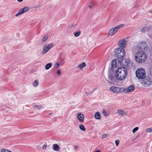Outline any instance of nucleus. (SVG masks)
<instances>
[{
	"mask_svg": "<svg viewBox=\"0 0 152 152\" xmlns=\"http://www.w3.org/2000/svg\"><path fill=\"white\" fill-rule=\"evenodd\" d=\"M144 84L147 86H150L151 84V79L148 77H147L144 80Z\"/></svg>",
	"mask_w": 152,
	"mask_h": 152,
	"instance_id": "nucleus-11",
	"label": "nucleus"
},
{
	"mask_svg": "<svg viewBox=\"0 0 152 152\" xmlns=\"http://www.w3.org/2000/svg\"><path fill=\"white\" fill-rule=\"evenodd\" d=\"M1 152H12L11 151L5 149L1 150Z\"/></svg>",
	"mask_w": 152,
	"mask_h": 152,
	"instance_id": "nucleus-32",
	"label": "nucleus"
},
{
	"mask_svg": "<svg viewBox=\"0 0 152 152\" xmlns=\"http://www.w3.org/2000/svg\"><path fill=\"white\" fill-rule=\"evenodd\" d=\"M52 44H46L44 45L43 48L41 52L42 54H44L46 53L52 47Z\"/></svg>",
	"mask_w": 152,
	"mask_h": 152,
	"instance_id": "nucleus-5",
	"label": "nucleus"
},
{
	"mask_svg": "<svg viewBox=\"0 0 152 152\" xmlns=\"http://www.w3.org/2000/svg\"><path fill=\"white\" fill-rule=\"evenodd\" d=\"M122 88H120L118 87H116L115 86H112L110 88V89L112 91L116 93H118L120 92L121 89Z\"/></svg>",
	"mask_w": 152,
	"mask_h": 152,
	"instance_id": "nucleus-10",
	"label": "nucleus"
},
{
	"mask_svg": "<svg viewBox=\"0 0 152 152\" xmlns=\"http://www.w3.org/2000/svg\"><path fill=\"white\" fill-rule=\"evenodd\" d=\"M59 64L58 63H56L54 65V67L55 68H57L59 66Z\"/></svg>",
	"mask_w": 152,
	"mask_h": 152,
	"instance_id": "nucleus-34",
	"label": "nucleus"
},
{
	"mask_svg": "<svg viewBox=\"0 0 152 152\" xmlns=\"http://www.w3.org/2000/svg\"><path fill=\"white\" fill-rule=\"evenodd\" d=\"M94 152H101L100 150H97L95 151Z\"/></svg>",
	"mask_w": 152,
	"mask_h": 152,
	"instance_id": "nucleus-40",
	"label": "nucleus"
},
{
	"mask_svg": "<svg viewBox=\"0 0 152 152\" xmlns=\"http://www.w3.org/2000/svg\"><path fill=\"white\" fill-rule=\"evenodd\" d=\"M33 107L34 108L36 109L37 110H39L42 108V106L38 105H35L33 106Z\"/></svg>",
	"mask_w": 152,
	"mask_h": 152,
	"instance_id": "nucleus-27",
	"label": "nucleus"
},
{
	"mask_svg": "<svg viewBox=\"0 0 152 152\" xmlns=\"http://www.w3.org/2000/svg\"><path fill=\"white\" fill-rule=\"evenodd\" d=\"M146 72L142 68H139L136 72V77L139 79H143L146 76Z\"/></svg>",
	"mask_w": 152,
	"mask_h": 152,
	"instance_id": "nucleus-3",
	"label": "nucleus"
},
{
	"mask_svg": "<svg viewBox=\"0 0 152 152\" xmlns=\"http://www.w3.org/2000/svg\"><path fill=\"white\" fill-rule=\"evenodd\" d=\"M81 34V31L79 30H78L77 31L75 32L74 33V36L76 37H77L79 36Z\"/></svg>",
	"mask_w": 152,
	"mask_h": 152,
	"instance_id": "nucleus-24",
	"label": "nucleus"
},
{
	"mask_svg": "<svg viewBox=\"0 0 152 152\" xmlns=\"http://www.w3.org/2000/svg\"><path fill=\"white\" fill-rule=\"evenodd\" d=\"M116 32L115 29L113 28L111 29L109 31V35L113 36Z\"/></svg>",
	"mask_w": 152,
	"mask_h": 152,
	"instance_id": "nucleus-16",
	"label": "nucleus"
},
{
	"mask_svg": "<svg viewBox=\"0 0 152 152\" xmlns=\"http://www.w3.org/2000/svg\"><path fill=\"white\" fill-rule=\"evenodd\" d=\"M127 44V41L125 39H123L118 42V45L121 47L125 48Z\"/></svg>",
	"mask_w": 152,
	"mask_h": 152,
	"instance_id": "nucleus-9",
	"label": "nucleus"
},
{
	"mask_svg": "<svg viewBox=\"0 0 152 152\" xmlns=\"http://www.w3.org/2000/svg\"><path fill=\"white\" fill-rule=\"evenodd\" d=\"M145 131L147 132H152V127L146 129Z\"/></svg>",
	"mask_w": 152,
	"mask_h": 152,
	"instance_id": "nucleus-29",
	"label": "nucleus"
},
{
	"mask_svg": "<svg viewBox=\"0 0 152 152\" xmlns=\"http://www.w3.org/2000/svg\"><path fill=\"white\" fill-rule=\"evenodd\" d=\"M127 74V69L124 67H121L118 69L115 73V76L117 79L123 80L126 77Z\"/></svg>",
	"mask_w": 152,
	"mask_h": 152,
	"instance_id": "nucleus-1",
	"label": "nucleus"
},
{
	"mask_svg": "<svg viewBox=\"0 0 152 152\" xmlns=\"http://www.w3.org/2000/svg\"><path fill=\"white\" fill-rule=\"evenodd\" d=\"M119 141L118 140H115V143L116 144V146H117L119 143Z\"/></svg>",
	"mask_w": 152,
	"mask_h": 152,
	"instance_id": "nucleus-35",
	"label": "nucleus"
},
{
	"mask_svg": "<svg viewBox=\"0 0 152 152\" xmlns=\"http://www.w3.org/2000/svg\"><path fill=\"white\" fill-rule=\"evenodd\" d=\"M117 112L118 113L122 116L126 115L127 113L126 112H125L121 109H118L117 110Z\"/></svg>",
	"mask_w": 152,
	"mask_h": 152,
	"instance_id": "nucleus-13",
	"label": "nucleus"
},
{
	"mask_svg": "<svg viewBox=\"0 0 152 152\" xmlns=\"http://www.w3.org/2000/svg\"><path fill=\"white\" fill-rule=\"evenodd\" d=\"M74 148L75 150H76L77 148L78 147L76 145H75L74 146Z\"/></svg>",
	"mask_w": 152,
	"mask_h": 152,
	"instance_id": "nucleus-39",
	"label": "nucleus"
},
{
	"mask_svg": "<svg viewBox=\"0 0 152 152\" xmlns=\"http://www.w3.org/2000/svg\"><path fill=\"white\" fill-rule=\"evenodd\" d=\"M124 26V24H122L119 25H118L114 27V28L115 29V30H116L117 32V31L120 28Z\"/></svg>",
	"mask_w": 152,
	"mask_h": 152,
	"instance_id": "nucleus-23",
	"label": "nucleus"
},
{
	"mask_svg": "<svg viewBox=\"0 0 152 152\" xmlns=\"http://www.w3.org/2000/svg\"><path fill=\"white\" fill-rule=\"evenodd\" d=\"M46 145H44L42 147V149H46Z\"/></svg>",
	"mask_w": 152,
	"mask_h": 152,
	"instance_id": "nucleus-38",
	"label": "nucleus"
},
{
	"mask_svg": "<svg viewBox=\"0 0 152 152\" xmlns=\"http://www.w3.org/2000/svg\"><path fill=\"white\" fill-rule=\"evenodd\" d=\"M38 81L37 80H35L33 83V86H34L36 87L38 85Z\"/></svg>",
	"mask_w": 152,
	"mask_h": 152,
	"instance_id": "nucleus-28",
	"label": "nucleus"
},
{
	"mask_svg": "<svg viewBox=\"0 0 152 152\" xmlns=\"http://www.w3.org/2000/svg\"><path fill=\"white\" fill-rule=\"evenodd\" d=\"M77 118L80 122H83L84 121V116L83 114L78 113L77 115Z\"/></svg>",
	"mask_w": 152,
	"mask_h": 152,
	"instance_id": "nucleus-14",
	"label": "nucleus"
},
{
	"mask_svg": "<svg viewBox=\"0 0 152 152\" xmlns=\"http://www.w3.org/2000/svg\"><path fill=\"white\" fill-rule=\"evenodd\" d=\"M29 10V8L27 7H25L21 9L20 10L21 12L22 13H23L27 12Z\"/></svg>",
	"mask_w": 152,
	"mask_h": 152,
	"instance_id": "nucleus-18",
	"label": "nucleus"
},
{
	"mask_svg": "<svg viewBox=\"0 0 152 152\" xmlns=\"http://www.w3.org/2000/svg\"><path fill=\"white\" fill-rule=\"evenodd\" d=\"M138 46L140 48V50L145 51L147 50L148 45L145 42H143L140 43Z\"/></svg>",
	"mask_w": 152,
	"mask_h": 152,
	"instance_id": "nucleus-7",
	"label": "nucleus"
},
{
	"mask_svg": "<svg viewBox=\"0 0 152 152\" xmlns=\"http://www.w3.org/2000/svg\"><path fill=\"white\" fill-rule=\"evenodd\" d=\"M151 29V27L150 26L145 27L142 28L140 31L142 32H145L147 31H148L150 30Z\"/></svg>",
	"mask_w": 152,
	"mask_h": 152,
	"instance_id": "nucleus-15",
	"label": "nucleus"
},
{
	"mask_svg": "<svg viewBox=\"0 0 152 152\" xmlns=\"http://www.w3.org/2000/svg\"><path fill=\"white\" fill-rule=\"evenodd\" d=\"M21 14H22V13L21 12V11L20 10L18 11V13L15 15V16L16 17H18V16H19V15H21Z\"/></svg>",
	"mask_w": 152,
	"mask_h": 152,
	"instance_id": "nucleus-33",
	"label": "nucleus"
},
{
	"mask_svg": "<svg viewBox=\"0 0 152 152\" xmlns=\"http://www.w3.org/2000/svg\"><path fill=\"white\" fill-rule=\"evenodd\" d=\"M48 37L45 36L42 39V41L43 42H44L46 41L48 38Z\"/></svg>",
	"mask_w": 152,
	"mask_h": 152,
	"instance_id": "nucleus-31",
	"label": "nucleus"
},
{
	"mask_svg": "<svg viewBox=\"0 0 152 152\" xmlns=\"http://www.w3.org/2000/svg\"><path fill=\"white\" fill-rule=\"evenodd\" d=\"M138 129V127L134 128L132 130V132L133 133H134L136 131H137Z\"/></svg>",
	"mask_w": 152,
	"mask_h": 152,
	"instance_id": "nucleus-30",
	"label": "nucleus"
},
{
	"mask_svg": "<svg viewBox=\"0 0 152 152\" xmlns=\"http://www.w3.org/2000/svg\"><path fill=\"white\" fill-rule=\"evenodd\" d=\"M86 94H88L89 93L87 92H86Z\"/></svg>",
	"mask_w": 152,
	"mask_h": 152,
	"instance_id": "nucleus-44",
	"label": "nucleus"
},
{
	"mask_svg": "<svg viewBox=\"0 0 152 152\" xmlns=\"http://www.w3.org/2000/svg\"><path fill=\"white\" fill-rule=\"evenodd\" d=\"M149 12L152 13V10H150Z\"/></svg>",
	"mask_w": 152,
	"mask_h": 152,
	"instance_id": "nucleus-42",
	"label": "nucleus"
},
{
	"mask_svg": "<svg viewBox=\"0 0 152 152\" xmlns=\"http://www.w3.org/2000/svg\"><path fill=\"white\" fill-rule=\"evenodd\" d=\"M17 1L19 2H22L23 1V0H17Z\"/></svg>",
	"mask_w": 152,
	"mask_h": 152,
	"instance_id": "nucleus-41",
	"label": "nucleus"
},
{
	"mask_svg": "<svg viewBox=\"0 0 152 152\" xmlns=\"http://www.w3.org/2000/svg\"><path fill=\"white\" fill-rule=\"evenodd\" d=\"M117 64L116 63V61L115 60H113L111 65L112 68H114L115 67L116 68L117 66Z\"/></svg>",
	"mask_w": 152,
	"mask_h": 152,
	"instance_id": "nucleus-22",
	"label": "nucleus"
},
{
	"mask_svg": "<svg viewBox=\"0 0 152 152\" xmlns=\"http://www.w3.org/2000/svg\"><path fill=\"white\" fill-rule=\"evenodd\" d=\"M79 127L80 129L82 130L85 131L86 130V129L84 126L82 124H80L79 125Z\"/></svg>",
	"mask_w": 152,
	"mask_h": 152,
	"instance_id": "nucleus-25",
	"label": "nucleus"
},
{
	"mask_svg": "<svg viewBox=\"0 0 152 152\" xmlns=\"http://www.w3.org/2000/svg\"><path fill=\"white\" fill-rule=\"evenodd\" d=\"M146 58V55L143 51H138L135 55V60L136 61L139 63L144 62Z\"/></svg>",
	"mask_w": 152,
	"mask_h": 152,
	"instance_id": "nucleus-2",
	"label": "nucleus"
},
{
	"mask_svg": "<svg viewBox=\"0 0 152 152\" xmlns=\"http://www.w3.org/2000/svg\"><path fill=\"white\" fill-rule=\"evenodd\" d=\"M134 85H131L127 88L124 89L123 91L125 93L131 92L134 90Z\"/></svg>",
	"mask_w": 152,
	"mask_h": 152,
	"instance_id": "nucleus-8",
	"label": "nucleus"
},
{
	"mask_svg": "<svg viewBox=\"0 0 152 152\" xmlns=\"http://www.w3.org/2000/svg\"><path fill=\"white\" fill-rule=\"evenodd\" d=\"M107 136V134H104L102 136V138L103 139L104 138L106 137Z\"/></svg>",
	"mask_w": 152,
	"mask_h": 152,
	"instance_id": "nucleus-37",
	"label": "nucleus"
},
{
	"mask_svg": "<svg viewBox=\"0 0 152 152\" xmlns=\"http://www.w3.org/2000/svg\"><path fill=\"white\" fill-rule=\"evenodd\" d=\"M57 73L58 75H60L61 74V71L59 70H58L57 72Z\"/></svg>",
	"mask_w": 152,
	"mask_h": 152,
	"instance_id": "nucleus-36",
	"label": "nucleus"
},
{
	"mask_svg": "<svg viewBox=\"0 0 152 152\" xmlns=\"http://www.w3.org/2000/svg\"><path fill=\"white\" fill-rule=\"evenodd\" d=\"M121 63L122 64L123 66L122 67L126 68L127 69L129 63L128 61L125 59H123L121 60Z\"/></svg>",
	"mask_w": 152,
	"mask_h": 152,
	"instance_id": "nucleus-12",
	"label": "nucleus"
},
{
	"mask_svg": "<svg viewBox=\"0 0 152 152\" xmlns=\"http://www.w3.org/2000/svg\"><path fill=\"white\" fill-rule=\"evenodd\" d=\"M53 149L56 151H59L60 149V147L57 144H54L53 146Z\"/></svg>",
	"mask_w": 152,
	"mask_h": 152,
	"instance_id": "nucleus-17",
	"label": "nucleus"
},
{
	"mask_svg": "<svg viewBox=\"0 0 152 152\" xmlns=\"http://www.w3.org/2000/svg\"><path fill=\"white\" fill-rule=\"evenodd\" d=\"M52 65V63H49L47 64L45 66V69L47 70L48 69L51 67Z\"/></svg>",
	"mask_w": 152,
	"mask_h": 152,
	"instance_id": "nucleus-21",
	"label": "nucleus"
},
{
	"mask_svg": "<svg viewBox=\"0 0 152 152\" xmlns=\"http://www.w3.org/2000/svg\"><path fill=\"white\" fill-rule=\"evenodd\" d=\"M89 7L90 8V9L91 8H92V6H91V5H90V6H89Z\"/></svg>",
	"mask_w": 152,
	"mask_h": 152,
	"instance_id": "nucleus-43",
	"label": "nucleus"
},
{
	"mask_svg": "<svg viewBox=\"0 0 152 152\" xmlns=\"http://www.w3.org/2000/svg\"><path fill=\"white\" fill-rule=\"evenodd\" d=\"M108 75V81L109 83H113L116 82V77H115L114 75H112L110 73H109Z\"/></svg>",
	"mask_w": 152,
	"mask_h": 152,
	"instance_id": "nucleus-6",
	"label": "nucleus"
},
{
	"mask_svg": "<svg viewBox=\"0 0 152 152\" xmlns=\"http://www.w3.org/2000/svg\"><path fill=\"white\" fill-rule=\"evenodd\" d=\"M102 112L105 116H108L109 114V112L107 111H105L104 109L102 110Z\"/></svg>",
	"mask_w": 152,
	"mask_h": 152,
	"instance_id": "nucleus-26",
	"label": "nucleus"
},
{
	"mask_svg": "<svg viewBox=\"0 0 152 152\" xmlns=\"http://www.w3.org/2000/svg\"><path fill=\"white\" fill-rule=\"evenodd\" d=\"M115 55L117 56V57L118 59L123 58L125 54V53L124 49L121 47L117 48L115 51Z\"/></svg>",
	"mask_w": 152,
	"mask_h": 152,
	"instance_id": "nucleus-4",
	"label": "nucleus"
},
{
	"mask_svg": "<svg viewBox=\"0 0 152 152\" xmlns=\"http://www.w3.org/2000/svg\"><path fill=\"white\" fill-rule=\"evenodd\" d=\"M94 117L97 119H100L101 118L100 113L99 112H96L94 115Z\"/></svg>",
	"mask_w": 152,
	"mask_h": 152,
	"instance_id": "nucleus-20",
	"label": "nucleus"
},
{
	"mask_svg": "<svg viewBox=\"0 0 152 152\" xmlns=\"http://www.w3.org/2000/svg\"><path fill=\"white\" fill-rule=\"evenodd\" d=\"M86 64L85 62H83L82 64L79 65L77 66V68H79L81 70H82L83 68L86 66Z\"/></svg>",
	"mask_w": 152,
	"mask_h": 152,
	"instance_id": "nucleus-19",
	"label": "nucleus"
}]
</instances>
